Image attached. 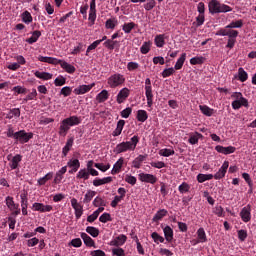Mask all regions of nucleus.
Here are the masks:
<instances>
[{
	"instance_id": "f704fd0d",
	"label": "nucleus",
	"mask_w": 256,
	"mask_h": 256,
	"mask_svg": "<svg viewBox=\"0 0 256 256\" xmlns=\"http://www.w3.org/2000/svg\"><path fill=\"white\" fill-rule=\"evenodd\" d=\"M145 159V156L139 155L132 161V167H134V169H141V163H143Z\"/></svg>"
},
{
	"instance_id": "7ed1b4c3",
	"label": "nucleus",
	"mask_w": 256,
	"mask_h": 256,
	"mask_svg": "<svg viewBox=\"0 0 256 256\" xmlns=\"http://www.w3.org/2000/svg\"><path fill=\"white\" fill-rule=\"evenodd\" d=\"M209 13L215 15L217 13H231L233 8L231 6L222 4L219 0H211L208 4Z\"/></svg>"
},
{
	"instance_id": "a19ab883",
	"label": "nucleus",
	"mask_w": 256,
	"mask_h": 256,
	"mask_svg": "<svg viewBox=\"0 0 256 256\" xmlns=\"http://www.w3.org/2000/svg\"><path fill=\"white\" fill-rule=\"evenodd\" d=\"M51 179H53V172H48L44 177L39 178L37 183L38 185L43 186L47 181H51Z\"/></svg>"
},
{
	"instance_id": "c9c22d12",
	"label": "nucleus",
	"mask_w": 256,
	"mask_h": 256,
	"mask_svg": "<svg viewBox=\"0 0 256 256\" xmlns=\"http://www.w3.org/2000/svg\"><path fill=\"white\" fill-rule=\"evenodd\" d=\"M196 234L197 239L200 241V243H207V234L205 233V229L199 228Z\"/></svg>"
},
{
	"instance_id": "c756f323",
	"label": "nucleus",
	"mask_w": 256,
	"mask_h": 256,
	"mask_svg": "<svg viewBox=\"0 0 256 256\" xmlns=\"http://www.w3.org/2000/svg\"><path fill=\"white\" fill-rule=\"evenodd\" d=\"M39 37H41V31L35 30L34 32H32V36L26 39V43H29V45H33V43H37V41H39Z\"/></svg>"
},
{
	"instance_id": "e2e57ef3",
	"label": "nucleus",
	"mask_w": 256,
	"mask_h": 256,
	"mask_svg": "<svg viewBox=\"0 0 256 256\" xmlns=\"http://www.w3.org/2000/svg\"><path fill=\"white\" fill-rule=\"evenodd\" d=\"M115 45H117V41H113L111 39H108L104 42V47H106V49H109L110 51H113V49H115Z\"/></svg>"
},
{
	"instance_id": "20e7f679",
	"label": "nucleus",
	"mask_w": 256,
	"mask_h": 256,
	"mask_svg": "<svg viewBox=\"0 0 256 256\" xmlns=\"http://www.w3.org/2000/svg\"><path fill=\"white\" fill-rule=\"evenodd\" d=\"M107 83H108L109 87H111V89L121 87V85H123V83H125V76L120 73L112 74L108 78Z\"/></svg>"
},
{
	"instance_id": "72a5a7b5",
	"label": "nucleus",
	"mask_w": 256,
	"mask_h": 256,
	"mask_svg": "<svg viewBox=\"0 0 256 256\" xmlns=\"http://www.w3.org/2000/svg\"><path fill=\"white\" fill-rule=\"evenodd\" d=\"M185 59H187V54L182 53L181 56L178 58L176 64L174 65V69H176V71H179V69H182L185 63Z\"/></svg>"
},
{
	"instance_id": "de8ad7c7",
	"label": "nucleus",
	"mask_w": 256,
	"mask_h": 256,
	"mask_svg": "<svg viewBox=\"0 0 256 256\" xmlns=\"http://www.w3.org/2000/svg\"><path fill=\"white\" fill-rule=\"evenodd\" d=\"M199 109L203 115H206V117H211L213 115V109L209 108L206 105H200Z\"/></svg>"
},
{
	"instance_id": "cd10ccee",
	"label": "nucleus",
	"mask_w": 256,
	"mask_h": 256,
	"mask_svg": "<svg viewBox=\"0 0 256 256\" xmlns=\"http://www.w3.org/2000/svg\"><path fill=\"white\" fill-rule=\"evenodd\" d=\"M34 75L35 77H37L38 79H42L43 81H49L50 79H53V74L49 72L36 71Z\"/></svg>"
},
{
	"instance_id": "7c9ffc66",
	"label": "nucleus",
	"mask_w": 256,
	"mask_h": 256,
	"mask_svg": "<svg viewBox=\"0 0 256 256\" xmlns=\"http://www.w3.org/2000/svg\"><path fill=\"white\" fill-rule=\"evenodd\" d=\"M145 95L147 99V106L153 107V88H145Z\"/></svg>"
},
{
	"instance_id": "774afa93",
	"label": "nucleus",
	"mask_w": 256,
	"mask_h": 256,
	"mask_svg": "<svg viewBox=\"0 0 256 256\" xmlns=\"http://www.w3.org/2000/svg\"><path fill=\"white\" fill-rule=\"evenodd\" d=\"M68 120H70L71 124L75 127L76 125H81V117L78 116H70L68 117Z\"/></svg>"
},
{
	"instance_id": "39448f33",
	"label": "nucleus",
	"mask_w": 256,
	"mask_h": 256,
	"mask_svg": "<svg viewBox=\"0 0 256 256\" xmlns=\"http://www.w3.org/2000/svg\"><path fill=\"white\" fill-rule=\"evenodd\" d=\"M15 141H18V143L24 144L29 143L30 139H33V133L32 132H26L25 130H20L18 132H15Z\"/></svg>"
},
{
	"instance_id": "393cba45",
	"label": "nucleus",
	"mask_w": 256,
	"mask_h": 256,
	"mask_svg": "<svg viewBox=\"0 0 256 256\" xmlns=\"http://www.w3.org/2000/svg\"><path fill=\"white\" fill-rule=\"evenodd\" d=\"M69 129H71L66 121H61L60 123V127H59V132L58 134L60 135V137H66L67 133H69Z\"/></svg>"
},
{
	"instance_id": "ddd939ff",
	"label": "nucleus",
	"mask_w": 256,
	"mask_h": 256,
	"mask_svg": "<svg viewBox=\"0 0 256 256\" xmlns=\"http://www.w3.org/2000/svg\"><path fill=\"white\" fill-rule=\"evenodd\" d=\"M227 169H229V161H224L220 169L213 176L214 179H223V177H225V175L227 174Z\"/></svg>"
},
{
	"instance_id": "0eeeda50",
	"label": "nucleus",
	"mask_w": 256,
	"mask_h": 256,
	"mask_svg": "<svg viewBox=\"0 0 256 256\" xmlns=\"http://www.w3.org/2000/svg\"><path fill=\"white\" fill-rule=\"evenodd\" d=\"M70 203H71V207L74 209L75 218L81 219V217L83 216V205L79 203L77 198H72L70 200Z\"/></svg>"
},
{
	"instance_id": "c85d7f7f",
	"label": "nucleus",
	"mask_w": 256,
	"mask_h": 256,
	"mask_svg": "<svg viewBox=\"0 0 256 256\" xmlns=\"http://www.w3.org/2000/svg\"><path fill=\"white\" fill-rule=\"evenodd\" d=\"M5 203L10 211H15V209H17V207H19V204H15V200H13V197H11V196H7L5 198Z\"/></svg>"
},
{
	"instance_id": "13d9d810",
	"label": "nucleus",
	"mask_w": 256,
	"mask_h": 256,
	"mask_svg": "<svg viewBox=\"0 0 256 256\" xmlns=\"http://www.w3.org/2000/svg\"><path fill=\"white\" fill-rule=\"evenodd\" d=\"M189 189H191V186H189V184L187 182H183L179 187H178V191L179 193H181L182 195L185 193H189Z\"/></svg>"
},
{
	"instance_id": "58836bf2",
	"label": "nucleus",
	"mask_w": 256,
	"mask_h": 256,
	"mask_svg": "<svg viewBox=\"0 0 256 256\" xmlns=\"http://www.w3.org/2000/svg\"><path fill=\"white\" fill-rule=\"evenodd\" d=\"M167 213L168 212L165 209L158 210L154 215L152 221H154V223H157V221H161L163 217H166Z\"/></svg>"
},
{
	"instance_id": "6e6d98bb",
	"label": "nucleus",
	"mask_w": 256,
	"mask_h": 256,
	"mask_svg": "<svg viewBox=\"0 0 256 256\" xmlns=\"http://www.w3.org/2000/svg\"><path fill=\"white\" fill-rule=\"evenodd\" d=\"M65 83H67V79L64 76H58L55 80H54V85L56 87H63V85H65Z\"/></svg>"
},
{
	"instance_id": "bf43d9fd",
	"label": "nucleus",
	"mask_w": 256,
	"mask_h": 256,
	"mask_svg": "<svg viewBox=\"0 0 256 256\" xmlns=\"http://www.w3.org/2000/svg\"><path fill=\"white\" fill-rule=\"evenodd\" d=\"M142 55H147L151 51V42H144L140 48Z\"/></svg>"
},
{
	"instance_id": "2f4dec72",
	"label": "nucleus",
	"mask_w": 256,
	"mask_h": 256,
	"mask_svg": "<svg viewBox=\"0 0 256 256\" xmlns=\"http://www.w3.org/2000/svg\"><path fill=\"white\" fill-rule=\"evenodd\" d=\"M107 99H109V91H107V90H102L96 96V101H98L99 103H105V101H107Z\"/></svg>"
},
{
	"instance_id": "f257e3e1",
	"label": "nucleus",
	"mask_w": 256,
	"mask_h": 256,
	"mask_svg": "<svg viewBox=\"0 0 256 256\" xmlns=\"http://www.w3.org/2000/svg\"><path fill=\"white\" fill-rule=\"evenodd\" d=\"M139 143V136L134 135L130 141L121 142L114 148V153L119 155L121 153H127V151H135L137 149V144Z\"/></svg>"
},
{
	"instance_id": "338daca9",
	"label": "nucleus",
	"mask_w": 256,
	"mask_h": 256,
	"mask_svg": "<svg viewBox=\"0 0 256 256\" xmlns=\"http://www.w3.org/2000/svg\"><path fill=\"white\" fill-rule=\"evenodd\" d=\"M73 89L69 86H65L60 90V95H63V97H69L71 95Z\"/></svg>"
},
{
	"instance_id": "dca6fc26",
	"label": "nucleus",
	"mask_w": 256,
	"mask_h": 256,
	"mask_svg": "<svg viewBox=\"0 0 256 256\" xmlns=\"http://www.w3.org/2000/svg\"><path fill=\"white\" fill-rule=\"evenodd\" d=\"M58 65H60V67L62 69H64V71L66 73H69L70 75H72V73H75V71H77V69L75 68V66L69 64L67 61L58 59Z\"/></svg>"
},
{
	"instance_id": "2eb2a0df",
	"label": "nucleus",
	"mask_w": 256,
	"mask_h": 256,
	"mask_svg": "<svg viewBox=\"0 0 256 256\" xmlns=\"http://www.w3.org/2000/svg\"><path fill=\"white\" fill-rule=\"evenodd\" d=\"M129 93L130 90L129 88H122L119 93L117 94L116 97V101L119 105H121V103H125V101L127 100V97H129Z\"/></svg>"
},
{
	"instance_id": "49530a36",
	"label": "nucleus",
	"mask_w": 256,
	"mask_h": 256,
	"mask_svg": "<svg viewBox=\"0 0 256 256\" xmlns=\"http://www.w3.org/2000/svg\"><path fill=\"white\" fill-rule=\"evenodd\" d=\"M22 21L23 23H26V25H29V23H33V16H31V13L29 11H24L22 13Z\"/></svg>"
},
{
	"instance_id": "0e129e2a",
	"label": "nucleus",
	"mask_w": 256,
	"mask_h": 256,
	"mask_svg": "<svg viewBox=\"0 0 256 256\" xmlns=\"http://www.w3.org/2000/svg\"><path fill=\"white\" fill-rule=\"evenodd\" d=\"M99 221L100 223H107L109 221H113V219L111 218V214L105 212L99 217Z\"/></svg>"
},
{
	"instance_id": "bb28decb",
	"label": "nucleus",
	"mask_w": 256,
	"mask_h": 256,
	"mask_svg": "<svg viewBox=\"0 0 256 256\" xmlns=\"http://www.w3.org/2000/svg\"><path fill=\"white\" fill-rule=\"evenodd\" d=\"M163 233L165 240L168 243H171V241H173V228H171V226H166L163 228Z\"/></svg>"
},
{
	"instance_id": "b1692460",
	"label": "nucleus",
	"mask_w": 256,
	"mask_h": 256,
	"mask_svg": "<svg viewBox=\"0 0 256 256\" xmlns=\"http://www.w3.org/2000/svg\"><path fill=\"white\" fill-rule=\"evenodd\" d=\"M19 117H21V109L19 108L10 109L6 114V119H19Z\"/></svg>"
},
{
	"instance_id": "3c124183",
	"label": "nucleus",
	"mask_w": 256,
	"mask_h": 256,
	"mask_svg": "<svg viewBox=\"0 0 256 256\" xmlns=\"http://www.w3.org/2000/svg\"><path fill=\"white\" fill-rule=\"evenodd\" d=\"M86 233L91 235V237H99V229H97L96 227H93V226H88L86 228Z\"/></svg>"
},
{
	"instance_id": "a878e982",
	"label": "nucleus",
	"mask_w": 256,
	"mask_h": 256,
	"mask_svg": "<svg viewBox=\"0 0 256 256\" xmlns=\"http://www.w3.org/2000/svg\"><path fill=\"white\" fill-rule=\"evenodd\" d=\"M124 162H125V159H123V157L118 159V161L114 164L112 168V171H111L112 175H117V173L121 172Z\"/></svg>"
},
{
	"instance_id": "5701e85b",
	"label": "nucleus",
	"mask_w": 256,
	"mask_h": 256,
	"mask_svg": "<svg viewBox=\"0 0 256 256\" xmlns=\"http://www.w3.org/2000/svg\"><path fill=\"white\" fill-rule=\"evenodd\" d=\"M81 239H83V242L86 247H95V241L93 238H91L87 233L82 232L80 235Z\"/></svg>"
},
{
	"instance_id": "a18cd8bd",
	"label": "nucleus",
	"mask_w": 256,
	"mask_h": 256,
	"mask_svg": "<svg viewBox=\"0 0 256 256\" xmlns=\"http://www.w3.org/2000/svg\"><path fill=\"white\" fill-rule=\"evenodd\" d=\"M213 179V174H198L197 181L198 183H205V181H211Z\"/></svg>"
},
{
	"instance_id": "09e8293b",
	"label": "nucleus",
	"mask_w": 256,
	"mask_h": 256,
	"mask_svg": "<svg viewBox=\"0 0 256 256\" xmlns=\"http://www.w3.org/2000/svg\"><path fill=\"white\" fill-rule=\"evenodd\" d=\"M159 155L161 157H171V155H175V150L164 148L159 151Z\"/></svg>"
},
{
	"instance_id": "aec40b11",
	"label": "nucleus",
	"mask_w": 256,
	"mask_h": 256,
	"mask_svg": "<svg viewBox=\"0 0 256 256\" xmlns=\"http://www.w3.org/2000/svg\"><path fill=\"white\" fill-rule=\"evenodd\" d=\"M113 181V177L108 176L104 178H96L93 180L94 187H100V185H107V183H111Z\"/></svg>"
},
{
	"instance_id": "a211bd4d",
	"label": "nucleus",
	"mask_w": 256,
	"mask_h": 256,
	"mask_svg": "<svg viewBox=\"0 0 256 256\" xmlns=\"http://www.w3.org/2000/svg\"><path fill=\"white\" fill-rule=\"evenodd\" d=\"M67 167H70L69 173H77L79 171V167H81V162L79 159H70L67 162Z\"/></svg>"
},
{
	"instance_id": "423d86ee",
	"label": "nucleus",
	"mask_w": 256,
	"mask_h": 256,
	"mask_svg": "<svg viewBox=\"0 0 256 256\" xmlns=\"http://www.w3.org/2000/svg\"><path fill=\"white\" fill-rule=\"evenodd\" d=\"M6 158H7V161H9V167L11 171H15V169H19V163L23 161V156L21 154H16L15 156L9 154Z\"/></svg>"
},
{
	"instance_id": "ea45409f",
	"label": "nucleus",
	"mask_w": 256,
	"mask_h": 256,
	"mask_svg": "<svg viewBox=\"0 0 256 256\" xmlns=\"http://www.w3.org/2000/svg\"><path fill=\"white\" fill-rule=\"evenodd\" d=\"M241 27H243V20H236V21H232L230 24H228L226 26V29H241Z\"/></svg>"
},
{
	"instance_id": "4c0bfd02",
	"label": "nucleus",
	"mask_w": 256,
	"mask_h": 256,
	"mask_svg": "<svg viewBox=\"0 0 256 256\" xmlns=\"http://www.w3.org/2000/svg\"><path fill=\"white\" fill-rule=\"evenodd\" d=\"M201 137H203V135L201 133L196 132L195 134L190 135L188 142L190 143V145H197Z\"/></svg>"
},
{
	"instance_id": "79ce46f5",
	"label": "nucleus",
	"mask_w": 256,
	"mask_h": 256,
	"mask_svg": "<svg viewBox=\"0 0 256 256\" xmlns=\"http://www.w3.org/2000/svg\"><path fill=\"white\" fill-rule=\"evenodd\" d=\"M238 79L241 81V83H245L247 79H249V74H247V71L243 68L238 69Z\"/></svg>"
},
{
	"instance_id": "4d7b16f0",
	"label": "nucleus",
	"mask_w": 256,
	"mask_h": 256,
	"mask_svg": "<svg viewBox=\"0 0 256 256\" xmlns=\"http://www.w3.org/2000/svg\"><path fill=\"white\" fill-rule=\"evenodd\" d=\"M94 167L99 169V171H102V173H105V171H109V169H111V164L104 165L103 163H95Z\"/></svg>"
},
{
	"instance_id": "6e6552de",
	"label": "nucleus",
	"mask_w": 256,
	"mask_h": 256,
	"mask_svg": "<svg viewBox=\"0 0 256 256\" xmlns=\"http://www.w3.org/2000/svg\"><path fill=\"white\" fill-rule=\"evenodd\" d=\"M97 19V6L95 4V0H91L90 2V10H89V27H93L95 25V21Z\"/></svg>"
},
{
	"instance_id": "f03ea898",
	"label": "nucleus",
	"mask_w": 256,
	"mask_h": 256,
	"mask_svg": "<svg viewBox=\"0 0 256 256\" xmlns=\"http://www.w3.org/2000/svg\"><path fill=\"white\" fill-rule=\"evenodd\" d=\"M218 37H228V42L226 47L228 49H233L235 47V43H237V37H239V31L230 30L229 28L220 29L216 32Z\"/></svg>"
},
{
	"instance_id": "4be33fe9",
	"label": "nucleus",
	"mask_w": 256,
	"mask_h": 256,
	"mask_svg": "<svg viewBox=\"0 0 256 256\" xmlns=\"http://www.w3.org/2000/svg\"><path fill=\"white\" fill-rule=\"evenodd\" d=\"M67 173V166H63L58 172H56L55 178H54V183L56 185H59L61 181H63V175Z\"/></svg>"
},
{
	"instance_id": "412c9836",
	"label": "nucleus",
	"mask_w": 256,
	"mask_h": 256,
	"mask_svg": "<svg viewBox=\"0 0 256 256\" xmlns=\"http://www.w3.org/2000/svg\"><path fill=\"white\" fill-rule=\"evenodd\" d=\"M75 142V138L70 137L67 141L65 146L62 148V156L65 157L68 155L69 151L73 148V143Z\"/></svg>"
},
{
	"instance_id": "f3484780",
	"label": "nucleus",
	"mask_w": 256,
	"mask_h": 256,
	"mask_svg": "<svg viewBox=\"0 0 256 256\" xmlns=\"http://www.w3.org/2000/svg\"><path fill=\"white\" fill-rule=\"evenodd\" d=\"M215 151H217V153H222V155H231V153L236 151V148L234 146L224 147L221 145H217L215 147Z\"/></svg>"
},
{
	"instance_id": "8fccbe9b",
	"label": "nucleus",
	"mask_w": 256,
	"mask_h": 256,
	"mask_svg": "<svg viewBox=\"0 0 256 256\" xmlns=\"http://www.w3.org/2000/svg\"><path fill=\"white\" fill-rule=\"evenodd\" d=\"M151 237L154 243H157V245H159V243H165V238H163V236L159 235V233L157 232H153L151 234Z\"/></svg>"
},
{
	"instance_id": "603ef678",
	"label": "nucleus",
	"mask_w": 256,
	"mask_h": 256,
	"mask_svg": "<svg viewBox=\"0 0 256 256\" xmlns=\"http://www.w3.org/2000/svg\"><path fill=\"white\" fill-rule=\"evenodd\" d=\"M203 63H205V57H203V56L193 57L190 59L191 65H203Z\"/></svg>"
},
{
	"instance_id": "c03bdc74",
	"label": "nucleus",
	"mask_w": 256,
	"mask_h": 256,
	"mask_svg": "<svg viewBox=\"0 0 256 256\" xmlns=\"http://www.w3.org/2000/svg\"><path fill=\"white\" fill-rule=\"evenodd\" d=\"M76 179H83L84 181H87L89 179V170L80 169L76 175Z\"/></svg>"
},
{
	"instance_id": "680f3d73",
	"label": "nucleus",
	"mask_w": 256,
	"mask_h": 256,
	"mask_svg": "<svg viewBox=\"0 0 256 256\" xmlns=\"http://www.w3.org/2000/svg\"><path fill=\"white\" fill-rule=\"evenodd\" d=\"M106 29H115L117 27V19H108L105 23Z\"/></svg>"
},
{
	"instance_id": "e433bc0d",
	"label": "nucleus",
	"mask_w": 256,
	"mask_h": 256,
	"mask_svg": "<svg viewBox=\"0 0 256 256\" xmlns=\"http://www.w3.org/2000/svg\"><path fill=\"white\" fill-rule=\"evenodd\" d=\"M154 43L156 45V47H164L165 45V34H159L156 35L155 39H154Z\"/></svg>"
},
{
	"instance_id": "9d476101",
	"label": "nucleus",
	"mask_w": 256,
	"mask_h": 256,
	"mask_svg": "<svg viewBox=\"0 0 256 256\" xmlns=\"http://www.w3.org/2000/svg\"><path fill=\"white\" fill-rule=\"evenodd\" d=\"M32 211H39L40 213H50V211H53V206L35 202L32 205Z\"/></svg>"
},
{
	"instance_id": "69168bd1",
	"label": "nucleus",
	"mask_w": 256,
	"mask_h": 256,
	"mask_svg": "<svg viewBox=\"0 0 256 256\" xmlns=\"http://www.w3.org/2000/svg\"><path fill=\"white\" fill-rule=\"evenodd\" d=\"M112 255L125 256V250L123 248H119V246H116V248H112Z\"/></svg>"
},
{
	"instance_id": "864d4df0",
	"label": "nucleus",
	"mask_w": 256,
	"mask_h": 256,
	"mask_svg": "<svg viewBox=\"0 0 256 256\" xmlns=\"http://www.w3.org/2000/svg\"><path fill=\"white\" fill-rule=\"evenodd\" d=\"M135 23L134 22H129V23H125L122 26V30L124 31V33H131V31H133V29H135Z\"/></svg>"
},
{
	"instance_id": "4468645a",
	"label": "nucleus",
	"mask_w": 256,
	"mask_h": 256,
	"mask_svg": "<svg viewBox=\"0 0 256 256\" xmlns=\"http://www.w3.org/2000/svg\"><path fill=\"white\" fill-rule=\"evenodd\" d=\"M240 217L244 223L251 221V205L248 204L246 207L242 208Z\"/></svg>"
},
{
	"instance_id": "473e14b6",
	"label": "nucleus",
	"mask_w": 256,
	"mask_h": 256,
	"mask_svg": "<svg viewBox=\"0 0 256 256\" xmlns=\"http://www.w3.org/2000/svg\"><path fill=\"white\" fill-rule=\"evenodd\" d=\"M137 121L140 123H145L147 119H149V115L147 114V111L145 110H138L137 111V116H136Z\"/></svg>"
},
{
	"instance_id": "5fc2aeb1",
	"label": "nucleus",
	"mask_w": 256,
	"mask_h": 256,
	"mask_svg": "<svg viewBox=\"0 0 256 256\" xmlns=\"http://www.w3.org/2000/svg\"><path fill=\"white\" fill-rule=\"evenodd\" d=\"M93 205L94 207H105L107 205V202H105L103 200V198L97 196L94 200H93Z\"/></svg>"
},
{
	"instance_id": "37998d69",
	"label": "nucleus",
	"mask_w": 256,
	"mask_h": 256,
	"mask_svg": "<svg viewBox=\"0 0 256 256\" xmlns=\"http://www.w3.org/2000/svg\"><path fill=\"white\" fill-rule=\"evenodd\" d=\"M95 195H97V192H95L93 190H88L84 196L83 203H85V204L91 203V201H93V197H95Z\"/></svg>"
},
{
	"instance_id": "6ab92c4d",
	"label": "nucleus",
	"mask_w": 256,
	"mask_h": 256,
	"mask_svg": "<svg viewBox=\"0 0 256 256\" xmlns=\"http://www.w3.org/2000/svg\"><path fill=\"white\" fill-rule=\"evenodd\" d=\"M38 61L41 63H49V65H59V59L49 56H38Z\"/></svg>"
},
{
	"instance_id": "f8f14e48",
	"label": "nucleus",
	"mask_w": 256,
	"mask_h": 256,
	"mask_svg": "<svg viewBox=\"0 0 256 256\" xmlns=\"http://www.w3.org/2000/svg\"><path fill=\"white\" fill-rule=\"evenodd\" d=\"M95 83H91L88 85H80L74 89L73 93L75 95H85V93H89L94 87Z\"/></svg>"
},
{
	"instance_id": "1a4fd4ad",
	"label": "nucleus",
	"mask_w": 256,
	"mask_h": 256,
	"mask_svg": "<svg viewBox=\"0 0 256 256\" xmlns=\"http://www.w3.org/2000/svg\"><path fill=\"white\" fill-rule=\"evenodd\" d=\"M138 179L141 183H150V185L157 183V177L153 174L140 173L138 174Z\"/></svg>"
},
{
	"instance_id": "052dcab7",
	"label": "nucleus",
	"mask_w": 256,
	"mask_h": 256,
	"mask_svg": "<svg viewBox=\"0 0 256 256\" xmlns=\"http://www.w3.org/2000/svg\"><path fill=\"white\" fill-rule=\"evenodd\" d=\"M81 245H83V242L81 241V238H74V239H72V240L68 243V246H69V247H76V248H79V247H81Z\"/></svg>"
},
{
	"instance_id": "9b49d317",
	"label": "nucleus",
	"mask_w": 256,
	"mask_h": 256,
	"mask_svg": "<svg viewBox=\"0 0 256 256\" xmlns=\"http://www.w3.org/2000/svg\"><path fill=\"white\" fill-rule=\"evenodd\" d=\"M126 242H127V236L125 234H121V235L117 236L116 238L112 239L109 242V245L111 247H121V246L125 245Z\"/></svg>"
}]
</instances>
